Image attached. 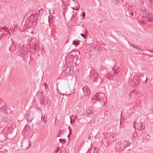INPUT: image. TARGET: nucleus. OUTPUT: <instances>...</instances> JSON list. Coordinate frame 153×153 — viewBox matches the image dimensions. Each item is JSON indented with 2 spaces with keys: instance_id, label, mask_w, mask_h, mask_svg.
I'll use <instances>...</instances> for the list:
<instances>
[{
  "instance_id": "nucleus-1",
  "label": "nucleus",
  "mask_w": 153,
  "mask_h": 153,
  "mask_svg": "<svg viewBox=\"0 0 153 153\" xmlns=\"http://www.w3.org/2000/svg\"><path fill=\"white\" fill-rule=\"evenodd\" d=\"M29 15L28 19L29 22L26 23L25 25V27H23V30H26L28 28H30L32 27L33 26L35 25L33 23H35L38 19V16L37 14L35 13H32V12L30 11L29 13L27 14V16Z\"/></svg>"
},
{
  "instance_id": "nucleus-2",
  "label": "nucleus",
  "mask_w": 153,
  "mask_h": 153,
  "mask_svg": "<svg viewBox=\"0 0 153 153\" xmlns=\"http://www.w3.org/2000/svg\"><path fill=\"white\" fill-rule=\"evenodd\" d=\"M36 39L35 38H30L28 39L30 42V46L31 51L33 53H36L40 49V47L36 42Z\"/></svg>"
},
{
  "instance_id": "nucleus-3",
  "label": "nucleus",
  "mask_w": 153,
  "mask_h": 153,
  "mask_svg": "<svg viewBox=\"0 0 153 153\" xmlns=\"http://www.w3.org/2000/svg\"><path fill=\"white\" fill-rule=\"evenodd\" d=\"M93 102L94 100H97V102H102L105 103L107 101V98L105 94L102 93H98L96 94L94 97V99H92Z\"/></svg>"
},
{
  "instance_id": "nucleus-4",
  "label": "nucleus",
  "mask_w": 153,
  "mask_h": 153,
  "mask_svg": "<svg viewBox=\"0 0 153 153\" xmlns=\"http://www.w3.org/2000/svg\"><path fill=\"white\" fill-rule=\"evenodd\" d=\"M10 120L9 118L7 117L0 116V126L1 127H4L6 126L9 124Z\"/></svg>"
},
{
  "instance_id": "nucleus-5",
  "label": "nucleus",
  "mask_w": 153,
  "mask_h": 153,
  "mask_svg": "<svg viewBox=\"0 0 153 153\" xmlns=\"http://www.w3.org/2000/svg\"><path fill=\"white\" fill-rule=\"evenodd\" d=\"M116 134L114 133H108L105 135L106 139L107 141L113 142L116 140Z\"/></svg>"
},
{
  "instance_id": "nucleus-6",
  "label": "nucleus",
  "mask_w": 153,
  "mask_h": 153,
  "mask_svg": "<svg viewBox=\"0 0 153 153\" xmlns=\"http://www.w3.org/2000/svg\"><path fill=\"white\" fill-rule=\"evenodd\" d=\"M13 130V128L10 126L9 124L3 129L4 132L6 134L12 133Z\"/></svg>"
},
{
  "instance_id": "nucleus-7",
  "label": "nucleus",
  "mask_w": 153,
  "mask_h": 153,
  "mask_svg": "<svg viewBox=\"0 0 153 153\" xmlns=\"http://www.w3.org/2000/svg\"><path fill=\"white\" fill-rule=\"evenodd\" d=\"M82 89L85 96H87L90 94V90L88 86L85 85L82 88Z\"/></svg>"
},
{
  "instance_id": "nucleus-8",
  "label": "nucleus",
  "mask_w": 153,
  "mask_h": 153,
  "mask_svg": "<svg viewBox=\"0 0 153 153\" xmlns=\"http://www.w3.org/2000/svg\"><path fill=\"white\" fill-rule=\"evenodd\" d=\"M140 78L141 82L143 84L147 83L148 78L147 77L143 75H141L140 76Z\"/></svg>"
},
{
  "instance_id": "nucleus-9",
  "label": "nucleus",
  "mask_w": 153,
  "mask_h": 153,
  "mask_svg": "<svg viewBox=\"0 0 153 153\" xmlns=\"http://www.w3.org/2000/svg\"><path fill=\"white\" fill-rule=\"evenodd\" d=\"M137 127L139 130L140 131L143 130L145 128V124L144 123L141 122L140 123H139L137 125Z\"/></svg>"
},
{
  "instance_id": "nucleus-10",
  "label": "nucleus",
  "mask_w": 153,
  "mask_h": 153,
  "mask_svg": "<svg viewBox=\"0 0 153 153\" xmlns=\"http://www.w3.org/2000/svg\"><path fill=\"white\" fill-rule=\"evenodd\" d=\"M96 108L98 109H100L103 107L102 103L96 101L94 102Z\"/></svg>"
},
{
  "instance_id": "nucleus-11",
  "label": "nucleus",
  "mask_w": 153,
  "mask_h": 153,
  "mask_svg": "<svg viewBox=\"0 0 153 153\" xmlns=\"http://www.w3.org/2000/svg\"><path fill=\"white\" fill-rule=\"evenodd\" d=\"M140 78V76H134L133 79V81H134L135 82L136 84L137 85L139 86L140 85V82L139 80Z\"/></svg>"
},
{
  "instance_id": "nucleus-12",
  "label": "nucleus",
  "mask_w": 153,
  "mask_h": 153,
  "mask_svg": "<svg viewBox=\"0 0 153 153\" xmlns=\"http://www.w3.org/2000/svg\"><path fill=\"white\" fill-rule=\"evenodd\" d=\"M114 74H118L121 70L119 67L115 66L112 68Z\"/></svg>"
},
{
  "instance_id": "nucleus-13",
  "label": "nucleus",
  "mask_w": 153,
  "mask_h": 153,
  "mask_svg": "<svg viewBox=\"0 0 153 153\" xmlns=\"http://www.w3.org/2000/svg\"><path fill=\"white\" fill-rule=\"evenodd\" d=\"M131 144V143L128 141H124L123 143V147L124 148L128 147Z\"/></svg>"
},
{
  "instance_id": "nucleus-14",
  "label": "nucleus",
  "mask_w": 153,
  "mask_h": 153,
  "mask_svg": "<svg viewBox=\"0 0 153 153\" xmlns=\"http://www.w3.org/2000/svg\"><path fill=\"white\" fill-rule=\"evenodd\" d=\"M78 19V16L76 14H75L74 15L71 17V21L75 22L77 21Z\"/></svg>"
},
{
  "instance_id": "nucleus-15",
  "label": "nucleus",
  "mask_w": 153,
  "mask_h": 153,
  "mask_svg": "<svg viewBox=\"0 0 153 153\" xmlns=\"http://www.w3.org/2000/svg\"><path fill=\"white\" fill-rule=\"evenodd\" d=\"M94 113V111L93 109L91 108H89L86 111L87 116L88 115H91L93 114Z\"/></svg>"
},
{
  "instance_id": "nucleus-16",
  "label": "nucleus",
  "mask_w": 153,
  "mask_h": 153,
  "mask_svg": "<svg viewBox=\"0 0 153 153\" xmlns=\"http://www.w3.org/2000/svg\"><path fill=\"white\" fill-rule=\"evenodd\" d=\"M2 30H3V31H4L6 33L5 34H7H7H9L10 36H11V35L10 34L11 33L10 32L8 28L7 27L5 28L4 27H3L2 29Z\"/></svg>"
},
{
  "instance_id": "nucleus-17",
  "label": "nucleus",
  "mask_w": 153,
  "mask_h": 153,
  "mask_svg": "<svg viewBox=\"0 0 153 153\" xmlns=\"http://www.w3.org/2000/svg\"><path fill=\"white\" fill-rule=\"evenodd\" d=\"M106 147H104V146L102 145L101 146L100 148V150L102 152H104L105 151L106 149Z\"/></svg>"
},
{
  "instance_id": "nucleus-18",
  "label": "nucleus",
  "mask_w": 153,
  "mask_h": 153,
  "mask_svg": "<svg viewBox=\"0 0 153 153\" xmlns=\"http://www.w3.org/2000/svg\"><path fill=\"white\" fill-rule=\"evenodd\" d=\"M10 50H12L13 51H15L16 49V46L14 44H12L10 48Z\"/></svg>"
},
{
  "instance_id": "nucleus-19",
  "label": "nucleus",
  "mask_w": 153,
  "mask_h": 153,
  "mask_svg": "<svg viewBox=\"0 0 153 153\" xmlns=\"http://www.w3.org/2000/svg\"><path fill=\"white\" fill-rule=\"evenodd\" d=\"M129 84L132 87H134V86H135L136 85L135 82L134 81H133V80H131L129 82Z\"/></svg>"
},
{
  "instance_id": "nucleus-20",
  "label": "nucleus",
  "mask_w": 153,
  "mask_h": 153,
  "mask_svg": "<svg viewBox=\"0 0 153 153\" xmlns=\"http://www.w3.org/2000/svg\"><path fill=\"white\" fill-rule=\"evenodd\" d=\"M73 44L75 46H78L79 44V41L78 40H74L73 41Z\"/></svg>"
},
{
  "instance_id": "nucleus-21",
  "label": "nucleus",
  "mask_w": 153,
  "mask_h": 153,
  "mask_svg": "<svg viewBox=\"0 0 153 153\" xmlns=\"http://www.w3.org/2000/svg\"><path fill=\"white\" fill-rule=\"evenodd\" d=\"M7 108L5 106L3 105L0 108V111H6Z\"/></svg>"
},
{
  "instance_id": "nucleus-22",
  "label": "nucleus",
  "mask_w": 153,
  "mask_h": 153,
  "mask_svg": "<svg viewBox=\"0 0 153 153\" xmlns=\"http://www.w3.org/2000/svg\"><path fill=\"white\" fill-rule=\"evenodd\" d=\"M130 45L131 46L133 47L134 48H136L138 51H143V50L142 49H140V48H138L137 47H136L134 45H133V44H132L131 45L130 44Z\"/></svg>"
},
{
  "instance_id": "nucleus-23",
  "label": "nucleus",
  "mask_w": 153,
  "mask_h": 153,
  "mask_svg": "<svg viewBox=\"0 0 153 153\" xmlns=\"http://www.w3.org/2000/svg\"><path fill=\"white\" fill-rule=\"evenodd\" d=\"M59 141L60 143L63 144L66 142V140L65 139H62L60 138L59 139Z\"/></svg>"
},
{
  "instance_id": "nucleus-24",
  "label": "nucleus",
  "mask_w": 153,
  "mask_h": 153,
  "mask_svg": "<svg viewBox=\"0 0 153 153\" xmlns=\"http://www.w3.org/2000/svg\"><path fill=\"white\" fill-rule=\"evenodd\" d=\"M16 27L14 25H13L10 27V30L13 33L15 31L14 28Z\"/></svg>"
},
{
  "instance_id": "nucleus-25",
  "label": "nucleus",
  "mask_w": 153,
  "mask_h": 153,
  "mask_svg": "<svg viewBox=\"0 0 153 153\" xmlns=\"http://www.w3.org/2000/svg\"><path fill=\"white\" fill-rule=\"evenodd\" d=\"M41 120L44 123H46L47 121L46 118L45 117H43L42 116L41 117Z\"/></svg>"
},
{
  "instance_id": "nucleus-26",
  "label": "nucleus",
  "mask_w": 153,
  "mask_h": 153,
  "mask_svg": "<svg viewBox=\"0 0 153 153\" xmlns=\"http://www.w3.org/2000/svg\"><path fill=\"white\" fill-rule=\"evenodd\" d=\"M112 2L115 5H118L119 3L117 0H111Z\"/></svg>"
},
{
  "instance_id": "nucleus-27",
  "label": "nucleus",
  "mask_w": 153,
  "mask_h": 153,
  "mask_svg": "<svg viewBox=\"0 0 153 153\" xmlns=\"http://www.w3.org/2000/svg\"><path fill=\"white\" fill-rule=\"evenodd\" d=\"M70 118L71 120H72V119H73L74 120V121L76 119V117L74 115H72L70 116Z\"/></svg>"
},
{
  "instance_id": "nucleus-28",
  "label": "nucleus",
  "mask_w": 153,
  "mask_h": 153,
  "mask_svg": "<svg viewBox=\"0 0 153 153\" xmlns=\"http://www.w3.org/2000/svg\"><path fill=\"white\" fill-rule=\"evenodd\" d=\"M7 36V34L5 33H2L0 36V40L3 37Z\"/></svg>"
},
{
  "instance_id": "nucleus-29",
  "label": "nucleus",
  "mask_w": 153,
  "mask_h": 153,
  "mask_svg": "<svg viewBox=\"0 0 153 153\" xmlns=\"http://www.w3.org/2000/svg\"><path fill=\"white\" fill-rule=\"evenodd\" d=\"M33 118L32 117H30L29 116L27 118V120L28 123H29L31 122L33 120Z\"/></svg>"
},
{
  "instance_id": "nucleus-30",
  "label": "nucleus",
  "mask_w": 153,
  "mask_h": 153,
  "mask_svg": "<svg viewBox=\"0 0 153 153\" xmlns=\"http://www.w3.org/2000/svg\"><path fill=\"white\" fill-rule=\"evenodd\" d=\"M98 76V74L96 73H94L92 75V77L94 78H96Z\"/></svg>"
},
{
  "instance_id": "nucleus-31",
  "label": "nucleus",
  "mask_w": 153,
  "mask_h": 153,
  "mask_svg": "<svg viewBox=\"0 0 153 153\" xmlns=\"http://www.w3.org/2000/svg\"><path fill=\"white\" fill-rule=\"evenodd\" d=\"M141 11L142 13H146V12L147 11V10L146 8H144L143 9H142Z\"/></svg>"
},
{
  "instance_id": "nucleus-32",
  "label": "nucleus",
  "mask_w": 153,
  "mask_h": 153,
  "mask_svg": "<svg viewBox=\"0 0 153 153\" xmlns=\"http://www.w3.org/2000/svg\"><path fill=\"white\" fill-rule=\"evenodd\" d=\"M75 4L76 5V8L78 9H79V5L78 2H75Z\"/></svg>"
},
{
  "instance_id": "nucleus-33",
  "label": "nucleus",
  "mask_w": 153,
  "mask_h": 153,
  "mask_svg": "<svg viewBox=\"0 0 153 153\" xmlns=\"http://www.w3.org/2000/svg\"><path fill=\"white\" fill-rule=\"evenodd\" d=\"M148 20L149 22H151L153 21V16L149 18Z\"/></svg>"
},
{
  "instance_id": "nucleus-34",
  "label": "nucleus",
  "mask_w": 153,
  "mask_h": 153,
  "mask_svg": "<svg viewBox=\"0 0 153 153\" xmlns=\"http://www.w3.org/2000/svg\"><path fill=\"white\" fill-rule=\"evenodd\" d=\"M91 153H96L97 151L96 148H94V150H92L91 149Z\"/></svg>"
},
{
  "instance_id": "nucleus-35",
  "label": "nucleus",
  "mask_w": 153,
  "mask_h": 153,
  "mask_svg": "<svg viewBox=\"0 0 153 153\" xmlns=\"http://www.w3.org/2000/svg\"><path fill=\"white\" fill-rule=\"evenodd\" d=\"M23 50L26 52H28L29 51V49L26 48H23Z\"/></svg>"
},
{
  "instance_id": "nucleus-36",
  "label": "nucleus",
  "mask_w": 153,
  "mask_h": 153,
  "mask_svg": "<svg viewBox=\"0 0 153 153\" xmlns=\"http://www.w3.org/2000/svg\"><path fill=\"white\" fill-rule=\"evenodd\" d=\"M68 128L69 129V135H68V137L69 138V135L70 134H71V128H70L69 126L68 127Z\"/></svg>"
},
{
  "instance_id": "nucleus-37",
  "label": "nucleus",
  "mask_w": 153,
  "mask_h": 153,
  "mask_svg": "<svg viewBox=\"0 0 153 153\" xmlns=\"http://www.w3.org/2000/svg\"><path fill=\"white\" fill-rule=\"evenodd\" d=\"M91 49L93 51H95L96 50V47L95 46H92L91 48Z\"/></svg>"
},
{
  "instance_id": "nucleus-38",
  "label": "nucleus",
  "mask_w": 153,
  "mask_h": 153,
  "mask_svg": "<svg viewBox=\"0 0 153 153\" xmlns=\"http://www.w3.org/2000/svg\"><path fill=\"white\" fill-rule=\"evenodd\" d=\"M136 123H137L135 122H134L133 123L134 124V129H135L136 128Z\"/></svg>"
},
{
  "instance_id": "nucleus-39",
  "label": "nucleus",
  "mask_w": 153,
  "mask_h": 153,
  "mask_svg": "<svg viewBox=\"0 0 153 153\" xmlns=\"http://www.w3.org/2000/svg\"><path fill=\"white\" fill-rule=\"evenodd\" d=\"M45 84V88L46 90H47L48 87V85L45 83H44Z\"/></svg>"
},
{
  "instance_id": "nucleus-40",
  "label": "nucleus",
  "mask_w": 153,
  "mask_h": 153,
  "mask_svg": "<svg viewBox=\"0 0 153 153\" xmlns=\"http://www.w3.org/2000/svg\"><path fill=\"white\" fill-rule=\"evenodd\" d=\"M80 35L82 36V37H83L84 39H85L86 38V36H85L84 34H83L82 33H81L80 34Z\"/></svg>"
},
{
  "instance_id": "nucleus-41",
  "label": "nucleus",
  "mask_w": 153,
  "mask_h": 153,
  "mask_svg": "<svg viewBox=\"0 0 153 153\" xmlns=\"http://www.w3.org/2000/svg\"><path fill=\"white\" fill-rule=\"evenodd\" d=\"M128 9H129L130 10H132L133 9L132 6L131 5L129 6H128Z\"/></svg>"
},
{
  "instance_id": "nucleus-42",
  "label": "nucleus",
  "mask_w": 153,
  "mask_h": 153,
  "mask_svg": "<svg viewBox=\"0 0 153 153\" xmlns=\"http://www.w3.org/2000/svg\"><path fill=\"white\" fill-rule=\"evenodd\" d=\"M62 3L63 5L64 6V7L66 6V3L65 1H62Z\"/></svg>"
},
{
  "instance_id": "nucleus-43",
  "label": "nucleus",
  "mask_w": 153,
  "mask_h": 153,
  "mask_svg": "<svg viewBox=\"0 0 153 153\" xmlns=\"http://www.w3.org/2000/svg\"><path fill=\"white\" fill-rule=\"evenodd\" d=\"M64 7V14L65 13V12H66L67 10V8L65 7V6Z\"/></svg>"
},
{
  "instance_id": "nucleus-44",
  "label": "nucleus",
  "mask_w": 153,
  "mask_h": 153,
  "mask_svg": "<svg viewBox=\"0 0 153 153\" xmlns=\"http://www.w3.org/2000/svg\"><path fill=\"white\" fill-rule=\"evenodd\" d=\"M72 9L74 10H79V9H78V8H75V7H72Z\"/></svg>"
},
{
  "instance_id": "nucleus-45",
  "label": "nucleus",
  "mask_w": 153,
  "mask_h": 153,
  "mask_svg": "<svg viewBox=\"0 0 153 153\" xmlns=\"http://www.w3.org/2000/svg\"><path fill=\"white\" fill-rule=\"evenodd\" d=\"M85 13L84 12H83V14H82V16L83 17H85Z\"/></svg>"
},
{
  "instance_id": "nucleus-46",
  "label": "nucleus",
  "mask_w": 153,
  "mask_h": 153,
  "mask_svg": "<svg viewBox=\"0 0 153 153\" xmlns=\"http://www.w3.org/2000/svg\"><path fill=\"white\" fill-rule=\"evenodd\" d=\"M87 120V122L88 123H89L91 121V120H90L89 119V120Z\"/></svg>"
},
{
  "instance_id": "nucleus-47",
  "label": "nucleus",
  "mask_w": 153,
  "mask_h": 153,
  "mask_svg": "<svg viewBox=\"0 0 153 153\" xmlns=\"http://www.w3.org/2000/svg\"><path fill=\"white\" fill-rule=\"evenodd\" d=\"M91 137L89 135L87 139H88V140H89L91 139Z\"/></svg>"
},
{
  "instance_id": "nucleus-48",
  "label": "nucleus",
  "mask_w": 153,
  "mask_h": 153,
  "mask_svg": "<svg viewBox=\"0 0 153 153\" xmlns=\"http://www.w3.org/2000/svg\"><path fill=\"white\" fill-rule=\"evenodd\" d=\"M142 24H145V23L146 22L145 21H142Z\"/></svg>"
},
{
  "instance_id": "nucleus-49",
  "label": "nucleus",
  "mask_w": 153,
  "mask_h": 153,
  "mask_svg": "<svg viewBox=\"0 0 153 153\" xmlns=\"http://www.w3.org/2000/svg\"><path fill=\"white\" fill-rule=\"evenodd\" d=\"M148 56L149 57H152L153 56V55H148Z\"/></svg>"
},
{
  "instance_id": "nucleus-50",
  "label": "nucleus",
  "mask_w": 153,
  "mask_h": 153,
  "mask_svg": "<svg viewBox=\"0 0 153 153\" xmlns=\"http://www.w3.org/2000/svg\"><path fill=\"white\" fill-rule=\"evenodd\" d=\"M131 15L132 16H134V13L133 12H132L131 13Z\"/></svg>"
},
{
  "instance_id": "nucleus-51",
  "label": "nucleus",
  "mask_w": 153,
  "mask_h": 153,
  "mask_svg": "<svg viewBox=\"0 0 153 153\" xmlns=\"http://www.w3.org/2000/svg\"><path fill=\"white\" fill-rule=\"evenodd\" d=\"M148 51L150 52L153 53V51H151L150 50H148Z\"/></svg>"
},
{
  "instance_id": "nucleus-52",
  "label": "nucleus",
  "mask_w": 153,
  "mask_h": 153,
  "mask_svg": "<svg viewBox=\"0 0 153 153\" xmlns=\"http://www.w3.org/2000/svg\"><path fill=\"white\" fill-rule=\"evenodd\" d=\"M31 143H30L29 144V146L30 147L31 146Z\"/></svg>"
},
{
  "instance_id": "nucleus-53",
  "label": "nucleus",
  "mask_w": 153,
  "mask_h": 153,
  "mask_svg": "<svg viewBox=\"0 0 153 153\" xmlns=\"http://www.w3.org/2000/svg\"><path fill=\"white\" fill-rule=\"evenodd\" d=\"M56 119L55 120V122H54V123H55V124L56 123Z\"/></svg>"
},
{
  "instance_id": "nucleus-54",
  "label": "nucleus",
  "mask_w": 153,
  "mask_h": 153,
  "mask_svg": "<svg viewBox=\"0 0 153 153\" xmlns=\"http://www.w3.org/2000/svg\"><path fill=\"white\" fill-rule=\"evenodd\" d=\"M132 93H131L130 94V96H133V95H132Z\"/></svg>"
},
{
  "instance_id": "nucleus-55",
  "label": "nucleus",
  "mask_w": 153,
  "mask_h": 153,
  "mask_svg": "<svg viewBox=\"0 0 153 153\" xmlns=\"http://www.w3.org/2000/svg\"><path fill=\"white\" fill-rule=\"evenodd\" d=\"M104 147H107V146L106 145L104 144Z\"/></svg>"
},
{
  "instance_id": "nucleus-56",
  "label": "nucleus",
  "mask_w": 153,
  "mask_h": 153,
  "mask_svg": "<svg viewBox=\"0 0 153 153\" xmlns=\"http://www.w3.org/2000/svg\"><path fill=\"white\" fill-rule=\"evenodd\" d=\"M139 82H140V84L141 82V80H140H140H139Z\"/></svg>"
},
{
  "instance_id": "nucleus-57",
  "label": "nucleus",
  "mask_w": 153,
  "mask_h": 153,
  "mask_svg": "<svg viewBox=\"0 0 153 153\" xmlns=\"http://www.w3.org/2000/svg\"><path fill=\"white\" fill-rule=\"evenodd\" d=\"M70 123L71 124H72V120H71V121H70Z\"/></svg>"
},
{
  "instance_id": "nucleus-58",
  "label": "nucleus",
  "mask_w": 153,
  "mask_h": 153,
  "mask_svg": "<svg viewBox=\"0 0 153 153\" xmlns=\"http://www.w3.org/2000/svg\"><path fill=\"white\" fill-rule=\"evenodd\" d=\"M151 2L152 1V0H149Z\"/></svg>"
},
{
  "instance_id": "nucleus-59",
  "label": "nucleus",
  "mask_w": 153,
  "mask_h": 153,
  "mask_svg": "<svg viewBox=\"0 0 153 153\" xmlns=\"http://www.w3.org/2000/svg\"><path fill=\"white\" fill-rule=\"evenodd\" d=\"M43 10V9H41L40 10Z\"/></svg>"
},
{
  "instance_id": "nucleus-60",
  "label": "nucleus",
  "mask_w": 153,
  "mask_h": 153,
  "mask_svg": "<svg viewBox=\"0 0 153 153\" xmlns=\"http://www.w3.org/2000/svg\"><path fill=\"white\" fill-rule=\"evenodd\" d=\"M45 105H46V102H45Z\"/></svg>"
}]
</instances>
